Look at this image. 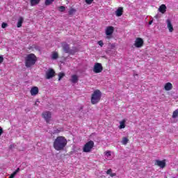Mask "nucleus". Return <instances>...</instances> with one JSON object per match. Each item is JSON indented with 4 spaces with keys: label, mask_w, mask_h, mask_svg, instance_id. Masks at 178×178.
I'll return each instance as SVG.
<instances>
[{
    "label": "nucleus",
    "mask_w": 178,
    "mask_h": 178,
    "mask_svg": "<svg viewBox=\"0 0 178 178\" xmlns=\"http://www.w3.org/2000/svg\"><path fill=\"white\" fill-rule=\"evenodd\" d=\"M67 145V139L65 136H58L53 143V147L56 151H63Z\"/></svg>",
    "instance_id": "1"
},
{
    "label": "nucleus",
    "mask_w": 178,
    "mask_h": 178,
    "mask_svg": "<svg viewBox=\"0 0 178 178\" xmlns=\"http://www.w3.org/2000/svg\"><path fill=\"white\" fill-rule=\"evenodd\" d=\"M56 74V73L55 72V70L52 68H49V70L45 72L44 78L47 80H50V79H54Z\"/></svg>",
    "instance_id": "5"
},
{
    "label": "nucleus",
    "mask_w": 178,
    "mask_h": 178,
    "mask_svg": "<svg viewBox=\"0 0 178 178\" xmlns=\"http://www.w3.org/2000/svg\"><path fill=\"white\" fill-rule=\"evenodd\" d=\"M115 15L118 16V17H120L122 15H123V8L119 7L117 10L115 11Z\"/></svg>",
    "instance_id": "17"
},
{
    "label": "nucleus",
    "mask_w": 178,
    "mask_h": 178,
    "mask_svg": "<svg viewBox=\"0 0 178 178\" xmlns=\"http://www.w3.org/2000/svg\"><path fill=\"white\" fill-rule=\"evenodd\" d=\"M60 131H62V129H56L54 130L53 134H59V133H60Z\"/></svg>",
    "instance_id": "29"
},
{
    "label": "nucleus",
    "mask_w": 178,
    "mask_h": 178,
    "mask_svg": "<svg viewBox=\"0 0 178 178\" xmlns=\"http://www.w3.org/2000/svg\"><path fill=\"white\" fill-rule=\"evenodd\" d=\"M94 0H86V2L88 5H91Z\"/></svg>",
    "instance_id": "30"
},
{
    "label": "nucleus",
    "mask_w": 178,
    "mask_h": 178,
    "mask_svg": "<svg viewBox=\"0 0 178 178\" xmlns=\"http://www.w3.org/2000/svg\"><path fill=\"white\" fill-rule=\"evenodd\" d=\"M3 63V56H0V64Z\"/></svg>",
    "instance_id": "34"
},
{
    "label": "nucleus",
    "mask_w": 178,
    "mask_h": 178,
    "mask_svg": "<svg viewBox=\"0 0 178 178\" xmlns=\"http://www.w3.org/2000/svg\"><path fill=\"white\" fill-rule=\"evenodd\" d=\"M107 38H109V36H107Z\"/></svg>",
    "instance_id": "43"
},
{
    "label": "nucleus",
    "mask_w": 178,
    "mask_h": 178,
    "mask_svg": "<svg viewBox=\"0 0 178 178\" xmlns=\"http://www.w3.org/2000/svg\"><path fill=\"white\" fill-rule=\"evenodd\" d=\"M172 88H173V85L170 82L166 83L164 86V89L165 90V91H170Z\"/></svg>",
    "instance_id": "13"
},
{
    "label": "nucleus",
    "mask_w": 178,
    "mask_h": 178,
    "mask_svg": "<svg viewBox=\"0 0 178 178\" xmlns=\"http://www.w3.org/2000/svg\"><path fill=\"white\" fill-rule=\"evenodd\" d=\"M178 116V108L176 109L175 111L172 113V119H176Z\"/></svg>",
    "instance_id": "26"
},
{
    "label": "nucleus",
    "mask_w": 178,
    "mask_h": 178,
    "mask_svg": "<svg viewBox=\"0 0 178 178\" xmlns=\"http://www.w3.org/2000/svg\"><path fill=\"white\" fill-rule=\"evenodd\" d=\"M111 47H113V48H115V45L113 44H111Z\"/></svg>",
    "instance_id": "42"
},
{
    "label": "nucleus",
    "mask_w": 178,
    "mask_h": 178,
    "mask_svg": "<svg viewBox=\"0 0 178 178\" xmlns=\"http://www.w3.org/2000/svg\"><path fill=\"white\" fill-rule=\"evenodd\" d=\"M166 23H167V27L170 31V33H173V25L172 24V22L170 21V19H168L166 20Z\"/></svg>",
    "instance_id": "12"
},
{
    "label": "nucleus",
    "mask_w": 178,
    "mask_h": 178,
    "mask_svg": "<svg viewBox=\"0 0 178 178\" xmlns=\"http://www.w3.org/2000/svg\"><path fill=\"white\" fill-rule=\"evenodd\" d=\"M20 171V168H17V170L15 171H14L13 173H15V175H17L18 172Z\"/></svg>",
    "instance_id": "35"
},
{
    "label": "nucleus",
    "mask_w": 178,
    "mask_h": 178,
    "mask_svg": "<svg viewBox=\"0 0 178 178\" xmlns=\"http://www.w3.org/2000/svg\"><path fill=\"white\" fill-rule=\"evenodd\" d=\"M2 134H3V129L0 127V136H2Z\"/></svg>",
    "instance_id": "36"
},
{
    "label": "nucleus",
    "mask_w": 178,
    "mask_h": 178,
    "mask_svg": "<svg viewBox=\"0 0 178 178\" xmlns=\"http://www.w3.org/2000/svg\"><path fill=\"white\" fill-rule=\"evenodd\" d=\"M79 51V49H77V47H73L72 49H70V51H69V54L70 55H74V54H76V52Z\"/></svg>",
    "instance_id": "18"
},
{
    "label": "nucleus",
    "mask_w": 178,
    "mask_h": 178,
    "mask_svg": "<svg viewBox=\"0 0 178 178\" xmlns=\"http://www.w3.org/2000/svg\"><path fill=\"white\" fill-rule=\"evenodd\" d=\"M154 165H155L156 166H159V167L161 168V169H163L164 168L166 167V160H165V159L162 160V161L156 160V161H155V163H154Z\"/></svg>",
    "instance_id": "9"
},
{
    "label": "nucleus",
    "mask_w": 178,
    "mask_h": 178,
    "mask_svg": "<svg viewBox=\"0 0 178 178\" xmlns=\"http://www.w3.org/2000/svg\"><path fill=\"white\" fill-rule=\"evenodd\" d=\"M15 175V172H13L11 175L9 177V178H14Z\"/></svg>",
    "instance_id": "37"
},
{
    "label": "nucleus",
    "mask_w": 178,
    "mask_h": 178,
    "mask_svg": "<svg viewBox=\"0 0 178 178\" xmlns=\"http://www.w3.org/2000/svg\"><path fill=\"white\" fill-rule=\"evenodd\" d=\"M55 0H45L44 5L46 6H49V5H52V3H54Z\"/></svg>",
    "instance_id": "23"
},
{
    "label": "nucleus",
    "mask_w": 178,
    "mask_h": 178,
    "mask_svg": "<svg viewBox=\"0 0 178 178\" xmlns=\"http://www.w3.org/2000/svg\"><path fill=\"white\" fill-rule=\"evenodd\" d=\"M127 143H129V138L123 137L122 140V144L123 145H126V144H127Z\"/></svg>",
    "instance_id": "24"
},
{
    "label": "nucleus",
    "mask_w": 178,
    "mask_h": 178,
    "mask_svg": "<svg viewBox=\"0 0 178 178\" xmlns=\"http://www.w3.org/2000/svg\"><path fill=\"white\" fill-rule=\"evenodd\" d=\"M92 148H94V141L90 140L83 145V152L88 153L92 151Z\"/></svg>",
    "instance_id": "4"
},
{
    "label": "nucleus",
    "mask_w": 178,
    "mask_h": 178,
    "mask_svg": "<svg viewBox=\"0 0 178 178\" xmlns=\"http://www.w3.org/2000/svg\"><path fill=\"white\" fill-rule=\"evenodd\" d=\"M37 62V56L34 54H28L25 57V66L26 67H31L35 65Z\"/></svg>",
    "instance_id": "2"
},
{
    "label": "nucleus",
    "mask_w": 178,
    "mask_h": 178,
    "mask_svg": "<svg viewBox=\"0 0 178 178\" xmlns=\"http://www.w3.org/2000/svg\"><path fill=\"white\" fill-rule=\"evenodd\" d=\"M102 97V92H101V90L98 89L95 90L92 94L90 99V102L92 105H95L96 104H98L99 101H101Z\"/></svg>",
    "instance_id": "3"
},
{
    "label": "nucleus",
    "mask_w": 178,
    "mask_h": 178,
    "mask_svg": "<svg viewBox=\"0 0 178 178\" xmlns=\"http://www.w3.org/2000/svg\"><path fill=\"white\" fill-rule=\"evenodd\" d=\"M41 0H31V6H35V5H38Z\"/></svg>",
    "instance_id": "20"
},
{
    "label": "nucleus",
    "mask_w": 178,
    "mask_h": 178,
    "mask_svg": "<svg viewBox=\"0 0 178 178\" xmlns=\"http://www.w3.org/2000/svg\"><path fill=\"white\" fill-rule=\"evenodd\" d=\"M2 29H6V27H8V24L3 22L1 24Z\"/></svg>",
    "instance_id": "31"
},
{
    "label": "nucleus",
    "mask_w": 178,
    "mask_h": 178,
    "mask_svg": "<svg viewBox=\"0 0 178 178\" xmlns=\"http://www.w3.org/2000/svg\"><path fill=\"white\" fill-rule=\"evenodd\" d=\"M70 81L73 83V84H76V83L79 82V76L76 74L72 75Z\"/></svg>",
    "instance_id": "14"
},
{
    "label": "nucleus",
    "mask_w": 178,
    "mask_h": 178,
    "mask_svg": "<svg viewBox=\"0 0 178 178\" xmlns=\"http://www.w3.org/2000/svg\"><path fill=\"white\" fill-rule=\"evenodd\" d=\"M106 155H107L108 156H111V152H106Z\"/></svg>",
    "instance_id": "40"
},
{
    "label": "nucleus",
    "mask_w": 178,
    "mask_h": 178,
    "mask_svg": "<svg viewBox=\"0 0 178 178\" xmlns=\"http://www.w3.org/2000/svg\"><path fill=\"white\" fill-rule=\"evenodd\" d=\"M111 173H112V169H108L107 171H106V175H111Z\"/></svg>",
    "instance_id": "32"
},
{
    "label": "nucleus",
    "mask_w": 178,
    "mask_h": 178,
    "mask_svg": "<svg viewBox=\"0 0 178 178\" xmlns=\"http://www.w3.org/2000/svg\"><path fill=\"white\" fill-rule=\"evenodd\" d=\"M115 31V28L113 26H107L106 29V35H112Z\"/></svg>",
    "instance_id": "11"
},
{
    "label": "nucleus",
    "mask_w": 178,
    "mask_h": 178,
    "mask_svg": "<svg viewBox=\"0 0 178 178\" xmlns=\"http://www.w3.org/2000/svg\"><path fill=\"white\" fill-rule=\"evenodd\" d=\"M166 9H167L166 5L162 4L159 8V12H160V13H162L163 15L164 13H166Z\"/></svg>",
    "instance_id": "15"
},
{
    "label": "nucleus",
    "mask_w": 178,
    "mask_h": 178,
    "mask_svg": "<svg viewBox=\"0 0 178 178\" xmlns=\"http://www.w3.org/2000/svg\"><path fill=\"white\" fill-rule=\"evenodd\" d=\"M9 148H10V149H13V148H15V145H10Z\"/></svg>",
    "instance_id": "39"
},
{
    "label": "nucleus",
    "mask_w": 178,
    "mask_h": 178,
    "mask_svg": "<svg viewBox=\"0 0 178 178\" xmlns=\"http://www.w3.org/2000/svg\"><path fill=\"white\" fill-rule=\"evenodd\" d=\"M124 127H126V120H122L120 122L119 129H124Z\"/></svg>",
    "instance_id": "21"
},
{
    "label": "nucleus",
    "mask_w": 178,
    "mask_h": 178,
    "mask_svg": "<svg viewBox=\"0 0 178 178\" xmlns=\"http://www.w3.org/2000/svg\"><path fill=\"white\" fill-rule=\"evenodd\" d=\"M102 70H104V67H102V64L99 63H95L93 67V72L95 73H102Z\"/></svg>",
    "instance_id": "6"
},
{
    "label": "nucleus",
    "mask_w": 178,
    "mask_h": 178,
    "mask_svg": "<svg viewBox=\"0 0 178 178\" xmlns=\"http://www.w3.org/2000/svg\"><path fill=\"white\" fill-rule=\"evenodd\" d=\"M58 10L60 12H65V10H66V8L63 6H60V7H58Z\"/></svg>",
    "instance_id": "28"
},
{
    "label": "nucleus",
    "mask_w": 178,
    "mask_h": 178,
    "mask_svg": "<svg viewBox=\"0 0 178 178\" xmlns=\"http://www.w3.org/2000/svg\"><path fill=\"white\" fill-rule=\"evenodd\" d=\"M42 117L44 119L47 123H49L51 122V118H52V113L49 111H44L42 113Z\"/></svg>",
    "instance_id": "7"
},
{
    "label": "nucleus",
    "mask_w": 178,
    "mask_h": 178,
    "mask_svg": "<svg viewBox=\"0 0 178 178\" xmlns=\"http://www.w3.org/2000/svg\"><path fill=\"white\" fill-rule=\"evenodd\" d=\"M38 87L37 86H35V87H33L31 89V95H37V94H38Z\"/></svg>",
    "instance_id": "16"
},
{
    "label": "nucleus",
    "mask_w": 178,
    "mask_h": 178,
    "mask_svg": "<svg viewBox=\"0 0 178 178\" xmlns=\"http://www.w3.org/2000/svg\"><path fill=\"white\" fill-rule=\"evenodd\" d=\"M62 47H63V49L64 52L65 54H69V52L70 51V46L66 42H63Z\"/></svg>",
    "instance_id": "10"
},
{
    "label": "nucleus",
    "mask_w": 178,
    "mask_h": 178,
    "mask_svg": "<svg viewBox=\"0 0 178 178\" xmlns=\"http://www.w3.org/2000/svg\"><path fill=\"white\" fill-rule=\"evenodd\" d=\"M144 46V40L141 38H137L134 42V47L136 48H141V47Z\"/></svg>",
    "instance_id": "8"
},
{
    "label": "nucleus",
    "mask_w": 178,
    "mask_h": 178,
    "mask_svg": "<svg viewBox=\"0 0 178 178\" xmlns=\"http://www.w3.org/2000/svg\"><path fill=\"white\" fill-rule=\"evenodd\" d=\"M63 77H65V72H60L58 74V81H60Z\"/></svg>",
    "instance_id": "25"
},
{
    "label": "nucleus",
    "mask_w": 178,
    "mask_h": 178,
    "mask_svg": "<svg viewBox=\"0 0 178 178\" xmlns=\"http://www.w3.org/2000/svg\"><path fill=\"white\" fill-rule=\"evenodd\" d=\"M98 44L101 47H104V42L102 40H100L98 42Z\"/></svg>",
    "instance_id": "33"
},
{
    "label": "nucleus",
    "mask_w": 178,
    "mask_h": 178,
    "mask_svg": "<svg viewBox=\"0 0 178 178\" xmlns=\"http://www.w3.org/2000/svg\"><path fill=\"white\" fill-rule=\"evenodd\" d=\"M76 12V10L75 8H71L68 11V15H70V16H73V15H74Z\"/></svg>",
    "instance_id": "22"
},
{
    "label": "nucleus",
    "mask_w": 178,
    "mask_h": 178,
    "mask_svg": "<svg viewBox=\"0 0 178 178\" xmlns=\"http://www.w3.org/2000/svg\"><path fill=\"white\" fill-rule=\"evenodd\" d=\"M58 58H59V55L58 54V53L54 52L52 54V59H58Z\"/></svg>",
    "instance_id": "27"
},
{
    "label": "nucleus",
    "mask_w": 178,
    "mask_h": 178,
    "mask_svg": "<svg viewBox=\"0 0 178 178\" xmlns=\"http://www.w3.org/2000/svg\"><path fill=\"white\" fill-rule=\"evenodd\" d=\"M149 25L152 24V20L149 22Z\"/></svg>",
    "instance_id": "41"
},
{
    "label": "nucleus",
    "mask_w": 178,
    "mask_h": 178,
    "mask_svg": "<svg viewBox=\"0 0 178 178\" xmlns=\"http://www.w3.org/2000/svg\"><path fill=\"white\" fill-rule=\"evenodd\" d=\"M111 177H115V176H116V173H113L111 172V174H110Z\"/></svg>",
    "instance_id": "38"
},
{
    "label": "nucleus",
    "mask_w": 178,
    "mask_h": 178,
    "mask_svg": "<svg viewBox=\"0 0 178 178\" xmlns=\"http://www.w3.org/2000/svg\"><path fill=\"white\" fill-rule=\"evenodd\" d=\"M23 22H24L23 17H20L17 24V27H18V29H20V27H22V24H23Z\"/></svg>",
    "instance_id": "19"
}]
</instances>
